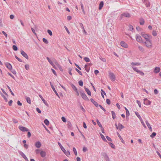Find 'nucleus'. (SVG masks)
I'll return each mask as SVG.
<instances>
[{"mask_svg": "<svg viewBox=\"0 0 161 161\" xmlns=\"http://www.w3.org/2000/svg\"><path fill=\"white\" fill-rule=\"evenodd\" d=\"M141 35L146 40L145 43L147 47H150L151 46V42L150 41V36L149 35L145 33L144 32L141 33Z\"/></svg>", "mask_w": 161, "mask_h": 161, "instance_id": "obj_1", "label": "nucleus"}, {"mask_svg": "<svg viewBox=\"0 0 161 161\" xmlns=\"http://www.w3.org/2000/svg\"><path fill=\"white\" fill-rule=\"evenodd\" d=\"M58 144L60 147L61 150L63 151L64 153L67 156H68V155H70V152L69 151H68L67 152L64 148L63 147L61 144L59 142H58Z\"/></svg>", "mask_w": 161, "mask_h": 161, "instance_id": "obj_2", "label": "nucleus"}, {"mask_svg": "<svg viewBox=\"0 0 161 161\" xmlns=\"http://www.w3.org/2000/svg\"><path fill=\"white\" fill-rule=\"evenodd\" d=\"M19 129L22 132L28 131L29 130L28 128L22 125L19 126Z\"/></svg>", "mask_w": 161, "mask_h": 161, "instance_id": "obj_3", "label": "nucleus"}, {"mask_svg": "<svg viewBox=\"0 0 161 161\" xmlns=\"http://www.w3.org/2000/svg\"><path fill=\"white\" fill-rule=\"evenodd\" d=\"M123 17H125L127 18H129L130 17V15L129 13L126 12L120 15V19H122Z\"/></svg>", "mask_w": 161, "mask_h": 161, "instance_id": "obj_4", "label": "nucleus"}, {"mask_svg": "<svg viewBox=\"0 0 161 161\" xmlns=\"http://www.w3.org/2000/svg\"><path fill=\"white\" fill-rule=\"evenodd\" d=\"M80 94L82 98L86 101H88L89 99L83 92H80Z\"/></svg>", "mask_w": 161, "mask_h": 161, "instance_id": "obj_5", "label": "nucleus"}, {"mask_svg": "<svg viewBox=\"0 0 161 161\" xmlns=\"http://www.w3.org/2000/svg\"><path fill=\"white\" fill-rule=\"evenodd\" d=\"M101 154L104 157L105 160H106V161H109V157L106 153H102Z\"/></svg>", "mask_w": 161, "mask_h": 161, "instance_id": "obj_6", "label": "nucleus"}, {"mask_svg": "<svg viewBox=\"0 0 161 161\" xmlns=\"http://www.w3.org/2000/svg\"><path fill=\"white\" fill-rule=\"evenodd\" d=\"M109 76L110 79L113 81H114L115 80V77L114 74L111 72L109 73Z\"/></svg>", "mask_w": 161, "mask_h": 161, "instance_id": "obj_7", "label": "nucleus"}, {"mask_svg": "<svg viewBox=\"0 0 161 161\" xmlns=\"http://www.w3.org/2000/svg\"><path fill=\"white\" fill-rule=\"evenodd\" d=\"M19 154L22 157L24 158L25 161H28V159L27 158L25 155L21 151H19Z\"/></svg>", "mask_w": 161, "mask_h": 161, "instance_id": "obj_8", "label": "nucleus"}, {"mask_svg": "<svg viewBox=\"0 0 161 161\" xmlns=\"http://www.w3.org/2000/svg\"><path fill=\"white\" fill-rule=\"evenodd\" d=\"M20 53L25 58L27 59H28V57L27 55V54L24 52L23 50H21L20 51Z\"/></svg>", "mask_w": 161, "mask_h": 161, "instance_id": "obj_9", "label": "nucleus"}, {"mask_svg": "<svg viewBox=\"0 0 161 161\" xmlns=\"http://www.w3.org/2000/svg\"><path fill=\"white\" fill-rule=\"evenodd\" d=\"M136 41L138 42H142V38L140 36L136 35Z\"/></svg>", "mask_w": 161, "mask_h": 161, "instance_id": "obj_10", "label": "nucleus"}, {"mask_svg": "<svg viewBox=\"0 0 161 161\" xmlns=\"http://www.w3.org/2000/svg\"><path fill=\"white\" fill-rule=\"evenodd\" d=\"M143 103L144 104L147 105H148L150 104L151 102L147 99L145 98L144 99Z\"/></svg>", "mask_w": 161, "mask_h": 161, "instance_id": "obj_11", "label": "nucleus"}, {"mask_svg": "<svg viewBox=\"0 0 161 161\" xmlns=\"http://www.w3.org/2000/svg\"><path fill=\"white\" fill-rule=\"evenodd\" d=\"M5 65L7 68H8L10 70H11L12 69V66L11 65L8 63H5Z\"/></svg>", "mask_w": 161, "mask_h": 161, "instance_id": "obj_12", "label": "nucleus"}, {"mask_svg": "<svg viewBox=\"0 0 161 161\" xmlns=\"http://www.w3.org/2000/svg\"><path fill=\"white\" fill-rule=\"evenodd\" d=\"M50 83L51 86V87L52 89L53 90V91L57 95V96L58 97H59V96L58 94V93L57 92V91L55 90V89L54 86H53V85L51 83V82H50Z\"/></svg>", "mask_w": 161, "mask_h": 161, "instance_id": "obj_13", "label": "nucleus"}, {"mask_svg": "<svg viewBox=\"0 0 161 161\" xmlns=\"http://www.w3.org/2000/svg\"><path fill=\"white\" fill-rule=\"evenodd\" d=\"M160 70V69L159 67H155L154 69L153 72L155 73H157L159 72Z\"/></svg>", "mask_w": 161, "mask_h": 161, "instance_id": "obj_14", "label": "nucleus"}, {"mask_svg": "<svg viewBox=\"0 0 161 161\" xmlns=\"http://www.w3.org/2000/svg\"><path fill=\"white\" fill-rule=\"evenodd\" d=\"M40 155L42 157L44 158L46 155V153L45 151L41 150L40 152Z\"/></svg>", "mask_w": 161, "mask_h": 161, "instance_id": "obj_15", "label": "nucleus"}, {"mask_svg": "<svg viewBox=\"0 0 161 161\" xmlns=\"http://www.w3.org/2000/svg\"><path fill=\"white\" fill-rule=\"evenodd\" d=\"M120 45L123 47L125 48H127L128 47L127 44L123 41H122L120 42Z\"/></svg>", "mask_w": 161, "mask_h": 161, "instance_id": "obj_16", "label": "nucleus"}, {"mask_svg": "<svg viewBox=\"0 0 161 161\" xmlns=\"http://www.w3.org/2000/svg\"><path fill=\"white\" fill-rule=\"evenodd\" d=\"M42 145L41 143L39 142H37L35 143V146L37 147V148H40L41 147V146Z\"/></svg>", "mask_w": 161, "mask_h": 161, "instance_id": "obj_17", "label": "nucleus"}, {"mask_svg": "<svg viewBox=\"0 0 161 161\" xmlns=\"http://www.w3.org/2000/svg\"><path fill=\"white\" fill-rule=\"evenodd\" d=\"M91 102L95 105L96 107H97L98 106V103L94 101V100L92 99L91 98L90 99Z\"/></svg>", "mask_w": 161, "mask_h": 161, "instance_id": "obj_18", "label": "nucleus"}, {"mask_svg": "<svg viewBox=\"0 0 161 161\" xmlns=\"http://www.w3.org/2000/svg\"><path fill=\"white\" fill-rule=\"evenodd\" d=\"M85 91L87 93V94L91 96V92L89 90V89L88 88H86L85 87Z\"/></svg>", "mask_w": 161, "mask_h": 161, "instance_id": "obj_19", "label": "nucleus"}, {"mask_svg": "<svg viewBox=\"0 0 161 161\" xmlns=\"http://www.w3.org/2000/svg\"><path fill=\"white\" fill-rule=\"evenodd\" d=\"M47 59L48 61V62L50 63V64L52 66H53L55 69V67L54 66V64L53 63L52 61L48 57H47Z\"/></svg>", "mask_w": 161, "mask_h": 161, "instance_id": "obj_20", "label": "nucleus"}, {"mask_svg": "<svg viewBox=\"0 0 161 161\" xmlns=\"http://www.w3.org/2000/svg\"><path fill=\"white\" fill-rule=\"evenodd\" d=\"M139 23L141 25H143L144 24V19L142 18H140L139 19Z\"/></svg>", "mask_w": 161, "mask_h": 161, "instance_id": "obj_21", "label": "nucleus"}, {"mask_svg": "<svg viewBox=\"0 0 161 161\" xmlns=\"http://www.w3.org/2000/svg\"><path fill=\"white\" fill-rule=\"evenodd\" d=\"M124 127L121 124L119 123L118 124V129L121 130L122 129L124 128Z\"/></svg>", "mask_w": 161, "mask_h": 161, "instance_id": "obj_22", "label": "nucleus"}, {"mask_svg": "<svg viewBox=\"0 0 161 161\" xmlns=\"http://www.w3.org/2000/svg\"><path fill=\"white\" fill-rule=\"evenodd\" d=\"M85 69L86 72H88L90 70V68L88 67L87 64H85Z\"/></svg>", "mask_w": 161, "mask_h": 161, "instance_id": "obj_23", "label": "nucleus"}, {"mask_svg": "<svg viewBox=\"0 0 161 161\" xmlns=\"http://www.w3.org/2000/svg\"><path fill=\"white\" fill-rule=\"evenodd\" d=\"M103 1H101L99 7V9H101L103 7Z\"/></svg>", "mask_w": 161, "mask_h": 161, "instance_id": "obj_24", "label": "nucleus"}, {"mask_svg": "<svg viewBox=\"0 0 161 161\" xmlns=\"http://www.w3.org/2000/svg\"><path fill=\"white\" fill-rule=\"evenodd\" d=\"M125 108L126 110V117H127L129 116L130 113H129V112L128 109L126 107H125Z\"/></svg>", "mask_w": 161, "mask_h": 161, "instance_id": "obj_25", "label": "nucleus"}, {"mask_svg": "<svg viewBox=\"0 0 161 161\" xmlns=\"http://www.w3.org/2000/svg\"><path fill=\"white\" fill-rule=\"evenodd\" d=\"M117 134H118V136L119 137V139L121 141V142L123 143H125V142L124 141L123 139H122V138L121 137V136L118 133Z\"/></svg>", "mask_w": 161, "mask_h": 161, "instance_id": "obj_26", "label": "nucleus"}, {"mask_svg": "<svg viewBox=\"0 0 161 161\" xmlns=\"http://www.w3.org/2000/svg\"><path fill=\"white\" fill-rule=\"evenodd\" d=\"M112 115V118L113 119H114L116 118V114L115 112L113 111H111Z\"/></svg>", "mask_w": 161, "mask_h": 161, "instance_id": "obj_27", "label": "nucleus"}, {"mask_svg": "<svg viewBox=\"0 0 161 161\" xmlns=\"http://www.w3.org/2000/svg\"><path fill=\"white\" fill-rule=\"evenodd\" d=\"M71 86L72 89L75 92L77 90V89L76 86L73 84H72L71 85Z\"/></svg>", "mask_w": 161, "mask_h": 161, "instance_id": "obj_28", "label": "nucleus"}, {"mask_svg": "<svg viewBox=\"0 0 161 161\" xmlns=\"http://www.w3.org/2000/svg\"><path fill=\"white\" fill-rule=\"evenodd\" d=\"M131 64L132 65H136V66H139L141 65V64L140 63H139L132 62Z\"/></svg>", "mask_w": 161, "mask_h": 161, "instance_id": "obj_29", "label": "nucleus"}, {"mask_svg": "<svg viewBox=\"0 0 161 161\" xmlns=\"http://www.w3.org/2000/svg\"><path fill=\"white\" fill-rule=\"evenodd\" d=\"M132 69H133L136 71V72H137V73H138L139 72V71H140V70H139L137 67H132Z\"/></svg>", "mask_w": 161, "mask_h": 161, "instance_id": "obj_30", "label": "nucleus"}, {"mask_svg": "<svg viewBox=\"0 0 161 161\" xmlns=\"http://www.w3.org/2000/svg\"><path fill=\"white\" fill-rule=\"evenodd\" d=\"M44 123L47 125H48L49 123V121L47 119L44 120Z\"/></svg>", "mask_w": 161, "mask_h": 161, "instance_id": "obj_31", "label": "nucleus"}, {"mask_svg": "<svg viewBox=\"0 0 161 161\" xmlns=\"http://www.w3.org/2000/svg\"><path fill=\"white\" fill-rule=\"evenodd\" d=\"M41 150L40 149H37L35 151V152L36 154H38L39 153H40Z\"/></svg>", "mask_w": 161, "mask_h": 161, "instance_id": "obj_32", "label": "nucleus"}, {"mask_svg": "<svg viewBox=\"0 0 161 161\" xmlns=\"http://www.w3.org/2000/svg\"><path fill=\"white\" fill-rule=\"evenodd\" d=\"M100 136L102 138V139L104 141H106V139H105V136H104L103 135L102 133L100 134Z\"/></svg>", "mask_w": 161, "mask_h": 161, "instance_id": "obj_33", "label": "nucleus"}, {"mask_svg": "<svg viewBox=\"0 0 161 161\" xmlns=\"http://www.w3.org/2000/svg\"><path fill=\"white\" fill-rule=\"evenodd\" d=\"M27 102L29 104L31 103V100L30 97H27L26 98Z\"/></svg>", "mask_w": 161, "mask_h": 161, "instance_id": "obj_34", "label": "nucleus"}, {"mask_svg": "<svg viewBox=\"0 0 161 161\" xmlns=\"http://www.w3.org/2000/svg\"><path fill=\"white\" fill-rule=\"evenodd\" d=\"M135 114L140 119H142L141 116L138 112H135Z\"/></svg>", "mask_w": 161, "mask_h": 161, "instance_id": "obj_35", "label": "nucleus"}, {"mask_svg": "<svg viewBox=\"0 0 161 161\" xmlns=\"http://www.w3.org/2000/svg\"><path fill=\"white\" fill-rule=\"evenodd\" d=\"M7 86L8 88V89H9L10 92L11 93V94L13 95V96H14V93H13V92L11 90V89L10 88V87L8 86Z\"/></svg>", "mask_w": 161, "mask_h": 161, "instance_id": "obj_36", "label": "nucleus"}, {"mask_svg": "<svg viewBox=\"0 0 161 161\" xmlns=\"http://www.w3.org/2000/svg\"><path fill=\"white\" fill-rule=\"evenodd\" d=\"M39 96L40 97V98H41V99L42 100V101L43 102V103L45 104V103H46V101L43 98L42 96L41 95H39Z\"/></svg>", "mask_w": 161, "mask_h": 161, "instance_id": "obj_37", "label": "nucleus"}, {"mask_svg": "<svg viewBox=\"0 0 161 161\" xmlns=\"http://www.w3.org/2000/svg\"><path fill=\"white\" fill-rule=\"evenodd\" d=\"M78 84L79 85L81 86H83V82L81 80H80L78 82Z\"/></svg>", "mask_w": 161, "mask_h": 161, "instance_id": "obj_38", "label": "nucleus"}, {"mask_svg": "<svg viewBox=\"0 0 161 161\" xmlns=\"http://www.w3.org/2000/svg\"><path fill=\"white\" fill-rule=\"evenodd\" d=\"M146 123L147 124V126L148 128L150 130H151V126L150 124L148 123V122L147 121H146Z\"/></svg>", "mask_w": 161, "mask_h": 161, "instance_id": "obj_39", "label": "nucleus"}, {"mask_svg": "<svg viewBox=\"0 0 161 161\" xmlns=\"http://www.w3.org/2000/svg\"><path fill=\"white\" fill-rule=\"evenodd\" d=\"M73 151L74 153V154H75V155H77V151H76L75 148L74 147L73 148Z\"/></svg>", "mask_w": 161, "mask_h": 161, "instance_id": "obj_40", "label": "nucleus"}, {"mask_svg": "<svg viewBox=\"0 0 161 161\" xmlns=\"http://www.w3.org/2000/svg\"><path fill=\"white\" fill-rule=\"evenodd\" d=\"M96 121L97 123V124L99 125V126L100 127H102V125L100 123V122H99L98 120V119H97Z\"/></svg>", "mask_w": 161, "mask_h": 161, "instance_id": "obj_41", "label": "nucleus"}, {"mask_svg": "<svg viewBox=\"0 0 161 161\" xmlns=\"http://www.w3.org/2000/svg\"><path fill=\"white\" fill-rule=\"evenodd\" d=\"M84 60L86 62H89L90 61V59L87 57H85L84 58Z\"/></svg>", "mask_w": 161, "mask_h": 161, "instance_id": "obj_42", "label": "nucleus"}, {"mask_svg": "<svg viewBox=\"0 0 161 161\" xmlns=\"http://www.w3.org/2000/svg\"><path fill=\"white\" fill-rule=\"evenodd\" d=\"M129 30H130V31H132L134 29L133 26L131 25H129Z\"/></svg>", "mask_w": 161, "mask_h": 161, "instance_id": "obj_43", "label": "nucleus"}, {"mask_svg": "<svg viewBox=\"0 0 161 161\" xmlns=\"http://www.w3.org/2000/svg\"><path fill=\"white\" fill-rule=\"evenodd\" d=\"M42 40L46 44H48V42L47 40L45 38H43Z\"/></svg>", "mask_w": 161, "mask_h": 161, "instance_id": "obj_44", "label": "nucleus"}, {"mask_svg": "<svg viewBox=\"0 0 161 161\" xmlns=\"http://www.w3.org/2000/svg\"><path fill=\"white\" fill-rule=\"evenodd\" d=\"M13 48L14 50L17 51L18 50V48L15 45H13Z\"/></svg>", "mask_w": 161, "mask_h": 161, "instance_id": "obj_45", "label": "nucleus"}, {"mask_svg": "<svg viewBox=\"0 0 161 161\" xmlns=\"http://www.w3.org/2000/svg\"><path fill=\"white\" fill-rule=\"evenodd\" d=\"M75 70L78 72V73L80 75H82V73L77 68H75Z\"/></svg>", "mask_w": 161, "mask_h": 161, "instance_id": "obj_46", "label": "nucleus"}, {"mask_svg": "<svg viewBox=\"0 0 161 161\" xmlns=\"http://www.w3.org/2000/svg\"><path fill=\"white\" fill-rule=\"evenodd\" d=\"M138 48L141 51L143 52L144 51V49L141 46H139Z\"/></svg>", "mask_w": 161, "mask_h": 161, "instance_id": "obj_47", "label": "nucleus"}, {"mask_svg": "<svg viewBox=\"0 0 161 161\" xmlns=\"http://www.w3.org/2000/svg\"><path fill=\"white\" fill-rule=\"evenodd\" d=\"M109 145L112 148H115V145L111 142L109 143Z\"/></svg>", "mask_w": 161, "mask_h": 161, "instance_id": "obj_48", "label": "nucleus"}, {"mask_svg": "<svg viewBox=\"0 0 161 161\" xmlns=\"http://www.w3.org/2000/svg\"><path fill=\"white\" fill-rule=\"evenodd\" d=\"M15 57L17 59L19 62H22V60L21 59L18 58L17 56L15 55Z\"/></svg>", "mask_w": 161, "mask_h": 161, "instance_id": "obj_49", "label": "nucleus"}, {"mask_svg": "<svg viewBox=\"0 0 161 161\" xmlns=\"http://www.w3.org/2000/svg\"><path fill=\"white\" fill-rule=\"evenodd\" d=\"M47 32L50 36L52 35H53L52 32L51 30H47Z\"/></svg>", "mask_w": 161, "mask_h": 161, "instance_id": "obj_50", "label": "nucleus"}, {"mask_svg": "<svg viewBox=\"0 0 161 161\" xmlns=\"http://www.w3.org/2000/svg\"><path fill=\"white\" fill-rule=\"evenodd\" d=\"M25 69L26 70H28L29 69V65L28 64H25Z\"/></svg>", "mask_w": 161, "mask_h": 161, "instance_id": "obj_51", "label": "nucleus"}, {"mask_svg": "<svg viewBox=\"0 0 161 161\" xmlns=\"http://www.w3.org/2000/svg\"><path fill=\"white\" fill-rule=\"evenodd\" d=\"M61 119L64 122H66V119L64 117H62L61 118Z\"/></svg>", "mask_w": 161, "mask_h": 161, "instance_id": "obj_52", "label": "nucleus"}, {"mask_svg": "<svg viewBox=\"0 0 161 161\" xmlns=\"http://www.w3.org/2000/svg\"><path fill=\"white\" fill-rule=\"evenodd\" d=\"M136 29L138 31H142V29L139 26H137L136 27Z\"/></svg>", "mask_w": 161, "mask_h": 161, "instance_id": "obj_53", "label": "nucleus"}, {"mask_svg": "<svg viewBox=\"0 0 161 161\" xmlns=\"http://www.w3.org/2000/svg\"><path fill=\"white\" fill-rule=\"evenodd\" d=\"M136 102H137V103L138 104L140 108H141V102H140V101L139 100H137Z\"/></svg>", "mask_w": 161, "mask_h": 161, "instance_id": "obj_54", "label": "nucleus"}, {"mask_svg": "<svg viewBox=\"0 0 161 161\" xmlns=\"http://www.w3.org/2000/svg\"><path fill=\"white\" fill-rule=\"evenodd\" d=\"M106 102L109 105L110 104V101L109 99H107L106 100Z\"/></svg>", "mask_w": 161, "mask_h": 161, "instance_id": "obj_55", "label": "nucleus"}, {"mask_svg": "<svg viewBox=\"0 0 161 161\" xmlns=\"http://www.w3.org/2000/svg\"><path fill=\"white\" fill-rule=\"evenodd\" d=\"M2 97L4 99L6 102H7L8 101V99L5 96L3 95H2Z\"/></svg>", "mask_w": 161, "mask_h": 161, "instance_id": "obj_56", "label": "nucleus"}, {"mask_svg": "<svg viewBox=\"0 0 161 161\" xmlns=\"http://www.w3.org/2000/svg\"><path fill=\"white\" fill-rule=\"evenodd\" d=\"M138 73H139V74H140L141 75H142V76H143L144 75V73L141 70H140L139 72H138Z\"/></svg>", "mask_w": 161, "mask_h": 161, "instance_id": "obj_57", "label": "nucleus"}, {"mask_svg": "<svg viewBox=\"0 0 161 161\" xmlns=\"http://www.w3.org/2000/svg\"><path fill=\"white\" fill-rule=\"evenodd\" d=\"M138 73H139V74H140L141 75H142V76H143L144 75V73L141 70H140L139 72H138Z\"/></svg>", "mask_w": 161, "mask_h": 161, "instance_id": "obj_58", "label": "nucleus"}, {"mask_svg": "<svg viewBox=\"0 0 161 161\" xmlns=\"http://www.w3.org/2000/svg\"><path fill=\"white\" fill-rule=\"evenodd\" d=\"M152 34L154 36H156L157 35V33L156 31H153L152 32Z\"/></svg>", "mask_w": 161, "mask_h": 161, "instance_id": "obj_59", "label": "nucleus"}, {"mask_svg": "<svg viewBox=\"0 0 161 161\" xmlns=\"http://www.w3.org/2000/svg\"><path fill=\"white\" fill-rule=\"evenodd\" d=\"M156 135V134L155 132H153L152 133V138L154 137Z\"/></svg>", "mask_w": 161, "mask_h": 161, "instance_id": "obj_60", "label": "nucleus"}, {"mask_svg": "<svg viewBox=\"0 0 161 161\" xmlns=\"http://www.w3.org/2000/svg\"><path fill=\"white\" fill-rule=\"evenodd\" d=\"M87 148L85 147H84L83 148V151L84 152H86L87 151Z\"/></svg>", "mask_w": 161, "mask_h": 161, "instance_id": "obj_61", "label": "nucleus"}, {"mask_svg": "<svg viewBox=\"0 0 161 161\" xmlns=\"http://www.w3.org/2000/svg\"><path fill=\"white\" fill-rule=\"evenodd\" d=\"M27 137L28 138H30L31 136V133H30V132H29L28 131V133H27Z\"/></svg>", "mask_w": 161, "mask_h": 161, "instance_id": "obj_62", "label": "nucleus"}, {"mask_svg": "<svg viewBox=\"0 0 161 161\" xmlns=\"http://www.w3.org/2000/svg\"><path fill=\"white\" fill-rule=\"evenodd\" d=\"M36 110L39 113H41V111L38 108H36Z\"/></svg>", "mask_w": 161, "mask_h": 161, "instance_id": "obj_63", "label": "nucleus"}, {"mask_svg": "<svg viewBox=\"0 0 161 161\" xmlns=\"http://www.w3.org/2000/svg\"><path fill=\"white\" fill-rule=\"evenodd\" d=\"M106 138H107V140L108 141H110V142L112 141L111 139V138L109 137L108 136H106Z\"/></svg>", "mask_w": 161, "mask_h": 161, "instance_id": "obj_64", "label": "nucleus"}]
</instances>
